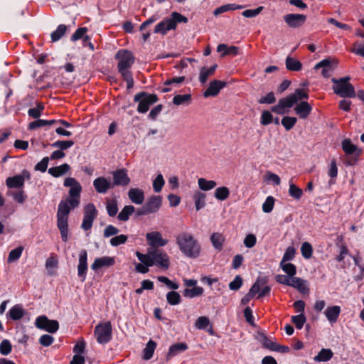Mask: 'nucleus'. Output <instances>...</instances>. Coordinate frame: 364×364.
<instances>
[{
	"instance_id": "obj_1",
	"label": "nucleus",
	"mask_w": 364,
	"mask_h": 364,
	"mask_svg": "<svg viewBox=\"0 0 364 364\" xmlns=\"http://www.w3.org/2000/svg\"><path fill=\"white\" fill-rule=\"evenodd\" d=\"M176 244L181 252L188 257L196 258L200 255V245L189 233L182 232L179 234L176 237Z\"/></svg>"
},
{
	"instance_id": "obj_2",
	"label": "nucleus",
	"mask_w": 364,
	"mask_h": 364,
	"mask_svg": "<svg viewBox=\"0 0 364 364\" xmlns=\"http://www.w3.org/2000/svg\"><path fill=\"white\" fill-rule=\"evenodd\" d=\"M73 209L68 200H61L58 204L57 211V226L60 230L63 242L68 240V215Z\"/></svg>"
},
{
	"instance_id": "obj_3",
	"label": "nucleus",
	"mask_w": 364,
	"mask_h": 364,
	"mask_svg": "<svg viewBox=\"0 0 364 364\" xmlns=\"http://www.w3.org/2000/svg\"><path fill=\"white\" fill-rule=\"evenodd\" d=\"M350 77L346 76L340 79L332 78L331 81L334 83L333 86V92L341 97L353 98L357 96L353 86L349 82Z\"/></svg>"
},
{
	"instance_id": "obj_4",
	"label": "nucleus",
	"mask_w": 364,
	"mask_h": 364,
	"mask_svg": "<svg viewBox=\"0 0 364 364\" xmlns=\"http://www.w3.org/2000/svg\"><path fill=\"white\" fill-rule=\"evenodd\" d=\"M64 186L70 187L69 196L67 198L72 208L78 207L80 204L82 186L75 178H66L63 183Z\"/></svg>"
},
{
	"instance_id": "obj_5",
	"label": "nucleus",
	"mask_w": 364,
	"mask_h": 364,
	"mask_svg": "<svg viewBox=\"0 0 364 364\" xmlns=\"http://www.w3.org/2000/svg\"><path fill=\"white\" fill-rule=\"evenodd\" d=\"M159 97L156 94H151L146 92H141L136 94L134 97V101L139 102L137 111L139 113H146L150 108V106L157 102Z\"/></svg>"
},
{
	"instance_id": "obj_6",
	"label": "nucleus",
	"mask_w": 364,
	"mask_h": 364,
	"mask_svg": "<svg viewBox=\"0 0 364 364\" xmlns=\"http://www.w3.org/2000/svg\"><path fill=\"white\" fill-rule=\"evenodd\" d=\"M95 336L97 343L100 344H105L109 342L112 338V324L110 321L104 323H99L94 330Z\"/></svg>"
},
{
	"instance_id": "obj_7",
	"label": "nucleus",
	"mask_w": 364,
	"mask_h": 364,
	"mask_svg": "<svg viewBox=\"0 0 364 364\" xmlns=\"http://www.w3.org/2000/svg\"><path fill=\"white\" fill-rule=\"evenodd\" d=\"M115 59L118 60L117 69L130 68L134 63L135 58L132 51L121 49L115 55Z\"/></svg>"
},
{
	"instance_id": "obj_8",
	"label": "nucleus",
	"mask_w": 364,
	"mask_h": 364,
	"mask_svg": "<svg viewBox=\"0 0 364 364\" xmlns=\"http://www.w3.org/2000/svg\"><path fill=\"white\" fill-rule=\"evenodd\" d=\"M83 220L81 228L84 230H89L92 228L93 221L97 215V211L93 203L87 204L84 208Z\"/></svg>"
},
{
	"instance_id": "obj_9",
	"label": "nucleus",
	"mask_w": 364,
	"mask_h": 364,
	"mask_svg": "<svg viewBox=\"0 0 364 364\" xmlns=\"http://www.w3.org/2000/svg\"><path fill=\"white\" fill-rule=\"evenodd\" d=\"M35 325L38 328L45 330L50 333H55L59 328V323L58 321L50 320L46 316L37 317L35 321Z\"/></svg>"
},
{
	"instance_id": "obj_10",
	"label": "nucleus",
	"mask_w": 364,
	"mask_h": 364,
	"mask_svg": "<svg viewBox=\"0 0 364 364\" xmlns=\"http://www.w3.org/2000/svg\"><path fill=\"white\" fill-rule=\"evenodd\" d=\"M296 103V98L294 95H289L279 100L278 104L272 107L271 111L277 114H284L287 113L286 109L291 108Z\"/></svg>"
},
{
	"instance_id": "obj_11",
	"label": "nucleus",
	"mask_w": 364,
	"mask_h": 364,
	"mask_svg": "<svg viewBox=\"0 0 364 364\" xmlns=\"http://www.w3.org/2000/svg\"><path fill=\"white\" fill-rule=\"evenodd\" d=\"M151 262L153 265L167 269L169 267V257L168 255L159 249L151 251Z\"/></svg>"
},
{
	"instance_id": "obj_12",
	"label": "nucleus",
	"mask_w": 364,
	"mask_h": 364,
	"mask_svg": "<svg viewBox=\"0 0 364 364\" xmlns=\"http://www.w3.org/2000/svg\"><path fill=\"white\" fill-rule=\"evenodd\" d=\"M267 279L266 277H259L256 279L255 282L252 284L249 290V292L245 294L241 299V304L242 305L247 304L250 300L259 291L261 287L266 284Z\"/></svg>"
},
{
	"instance_id": "obj_13",
	"label": "nucleus",
	"mask_w": 364,
	"mask_h": 364,
	"mask_svg": "<svg viewBox=\"0 0 364 364\" xmlns=\"http://www.w3.org/2000/svg\"><path fill=\"white\" fill-rule=\"evenodd\" d=\"M283 18L288 26L297 28L304 24L306 21V16L300 14H288L284 15Z\"/></svg>"
},
{
	"instance_id": "obj_14",
	"label": "nucleus",
	"mask_w": 364,
	"mask_h": 364,
	"mask_svg": "<svg viewBox=\"0 0 364 364\" xmlns=\"http://www.w3.org/2000/svg\"><path fill=\"white\" fill-rule=\"evenodd\" d=\"M113 187L114 186H126L130 183V178L128 176L127 170L125 168L118 169L112 173Z\"/></svg>"
},
{
	"instance_id": "obj_15",
	"label": "nucleus",
	"mask_w": 364,
	"mask_h": 364,
	"mask_svg": "<svg viewBox=\"0 0 364 364\" xmlns=\"http://www.w3.org/2000/svg\"><path fill=\"white\" fill-rule=\"evenodd\" d=\"M146 238L148 244L154 247H164L168 243L167 240L164 239L161 234L158 231L146 233Z\"/></svg>"
},
{
	"instance_id": "obj_16",
	"label": "nucleus",
	"mask_w": 364,
	"mask_h": 364,
	"mask_svg": "<svg viewBox=\"0 0 364 364\" xmlns=\"http://www.w3.org/2000/svg\"><path fill=\"white\" fill-rule=\"evenodd\" d=\"M226 85L227 83L224 81L214 80L210 82L208 87L203 92V97H215Z\"/></svg>"
},
{
	"instance_id": "obj_17",
	"label": "nucleus",
	"mask_w": 364,
	"mask_h": 364,
	"mask_svg": "<svg viewBox=\"0 0 364 364\" xmlns=\"http://www.w3.org/2000/svg\"><path fill=\"white\" fill-rule=\"evenodd\" d=\"M93 186L98 193H106L107 191L113 188L111 181L105 177L101 176L95 178L93 181Z\"/></svg>"
},
{
	"instance_id": "obj_18",
	"label": "nucleus",
	"mask_w": 364,
	"mask_h": 364,
	"mask_svg": "<svg viewBox=\"0 0 364 364\" xmlns=\"http://www.w3.org/2000/svg\"><path fill=\"white\" fill-rule=\"evenodd\" d=\"M87 253L85 250H82L79 255V263L77 266V275L82 278L84 282L86 278V273L87 270Z\"/></svg>"
},
{
	"instance_id": "obj_19",
	"label": "nucleus",
	"mask_w": 364,
	"mask_h": 364,
	"mask_svg": "<svg viewBox=\"0 0 364 364\" xmlns=\"http://www.w3.org/2000/svg\"><path fill=\"white\" fill-rule=\"evenodd\" d=\"M150 214L156 213L162 205V196H152L144 204Z\"/></svg>"
},
{
	"instance_id": "obj_20",
	"label": "nucleus",
	"mask_w": 364,
	"mask_h": 364,
	"mask_svg": "<svg viewBox=\"0 0 364 364\" xmlns=\"http://www.w3.org/2000/svg\"><path fill=\"white\" fill-rule=\"evenodd\" d=\"M115 259L114 257L105 256L102 257H97L95 259L91 265V268L94 271H97L104 267H110L114 265Z\"/></svg>"
},
{
	"instance_id": "obj_21",
	"label": "nucleus",
	"mask_w": 364,
	"mask_h": 364,
	"mask_svg": "<svg viewBox=\"0 0 364 364\" xmlns=\"http://www.w3.org/2000/svg\"><path fill=\"white\" fill-rule=\"evenodd\" d=\"M312 110L311 105L306 101H301L294 107L295 113L301 119H306Z\"/></svg>"
},
{
	"instance_id": "obj_22",
	"label": "nucleus",
	"mask_w": 364,
	"mask_h": 364,
	"mask_svg": "<svg viewBox=\"0 0 364 364\" xmlns=\"http://www.w3.org/2000/svg\"><path fill=\"white\" fill-rule=\"evenodd\" d=\"M168 18H165L163 21L157 23L155 26L154 32L164 36L168 31L174 30L173 23L171 22Z\"/></svg>"
},
{
	"instance_id": "obj_23",
	"label": "nucleus",
	"mask_w": 364,
	"mask_h": 364,
	"mask_svg": "<svg viewBox=\"0 0 364 364\" xmlns=\"http://www.w3.org/2000/svg\"><path fill=\"white\" fill-rule=\"evenodd\" d=\"M128 197L132 203L141 205L144 200V193L141 189L132 188L128 191Z\"/></svg>"
},
{
	"instance_id": "obj_24",
	"label": "nucleus",
	"mask_w": 364,
	"mask_h": 364,
	"mask_svg": "<svg viewBox=\"0 0 364 364\" xmlns=\"http://www.w3.org/2000/svg\"><path fill=\"white\" fill-rule=\"evenodd\" d=\"M342 149L346 154H354L355 156H359L362 153V150L353 144L350 139H346L342 141Z\"/></svg>"
},
{
	"instance_id": "obj_25",
	"label": "nucleus",
	"mask_w": 364,
	"mask_h": 364,
	"mask_svg": "<svg viewBox=\"0 0 364 364\" xmlns=\"http://www.w3.org/2000/svg\"><path fill=\"white\" fill-rule=\"evenodd\" d=\"M341 313V307L339 306H328L324 311V314L328 321L331 323L337 321Z\"/></svg>"
},
{
	"instance_id": "obj_26",
	"label": "nucleus",
	"mask_w": 364,
	"mask_h": 364,
	"mask_svg": "<svg viewBox=\"0 0 364 364\" xmlns=\"http://www.w3.org/2000/svg\"><path fill=\"white\" fill-rule=\"evenodd\" d=\"M26 311L21 304H16L6 314L7 317H9L14 321L20 320L25 315Z\"/></svg>"
},
{
	"instance_id": "obj_27",
	"label": "nucleus",
	"mask_w": 364,
	"mask_h": 364,
	"mask_svg": "<svg viewBox=\"0 0 364 364\" xmlns=\"http://www.w3.org/2000/svg\"><path fill=\"white\" fill-rule=\"evenodd\" d=\"M70 170V165L68 164H63L58 166L50 168L48 170V173L55 178H58L65 175Z\"/></svg>"
},
{
	"instance_id": "obj_28",
	"label": "nucleus",
	"mask_w": 364,
	"mask_h": 364,
	"mask_svg": "<svg viewBox=\"0 0 364 364\" xmlns=\"http://www.w3.org/2000/svg\"><path fill=\"white\" fill-rule=\"evenodd\" d=\"M306 281L299 277H291L290 287H294L299 290L300 292L305 294L309 291V288L306 287Z\"/></svg>"
},
{
	"instance_id": "obj_29",
	"label": "nucleus",
	"mask_w": 364,
	"mask_h": 364,
	"mask_svg": "<svg viewBox=\"0 0 364 364\" xmlns=\"http://www.w3.org/2000/svg\"><path fill=\"white\" fill-rule=\"evenodd\" d=\"M188 348V346L185 343H178L170 346L168 352L166 355V360L178 355L179 353L185 351Z\"/></svg>"
},
{
	"instance_id": "obj_30",
	"label": "nucleus",
	"mask_w": 364,
	"mask_h": 364,
	"mask_svg": "<svg viewBox=\"0 0 364 364\" xmlns=\"http://www.w3.org/2000/svg\"><path fill=\"white\" fill-rule=\"evenodd\" d=\"M6 185L10 188H21L23 187V179L21 176L16 175L8 177L6 180Z\"/></svg>"
},
{
	"instance_id": "obj_31",
	"label": "nucleus",
	"mask_w": 364,
	"mask_h": 364,
	"mask_svg": "<svg viewBox=\"0 0 364 364\" xmlns=\"http://www.w3.org/2000/svg\"><path fill=\"white\" fill-rule=\"evenodd\" d=\"M257 339L262 343L263 348L274 351L277 343L272 341L264 332H258Z\"/></svg>"
},
{
	"instance_id": "obj_32",
	"label": "nucleus",
	"mask_w": 364,
	"mask_h": 364,
	"mask_svg": "<svg viewBox=\"0 0 364 364\" xmlns=\"http://www.w3.org/2000/svg\"><path fill=\"white\" fill-rule=\"evenodd\" d=\"M217 67V64H214L209 68H207L205 67L201 68L199 75V81L202 84L205 83L208 77L215 73Z\"/></svg>"
},
{
	"instance_id": "obj_33",
	"label": "nucleus",
	"mask_w": 364,
	"mask_h": 364,
	"mask_svg": "<svg viewBox=\"0 0 364 364\" xmlns=\"http://www.w3.org/2000/svg\"><path fill=\"white\" fill-rule=\"evenodd\" d=\"M285 65L287 69L290 71H299L302 69V63L290 55L287 57Z\"/></svg>"
},
{
	"instance_id": "obj_34",
	"label": "nucleus",
	"mask_w": 364,
	"mask_h": 364,
	"mask_svg": "<svg viewBox=\"0 0 364 364\" xmlns=\"http://www.w3.org/2000/svg\"><path fill=\"white\" fill-rule=\"evenodd\" d=\"M134 213H135L134 206L132 205H125L118 214L117 218L120 221L126 222Z\"/></svg>"
},
{
	"instance_id": "obj_35",
	"label": "nucleus",
	"mask_w": 364,
	"mask_h": 364,
	"mask_svg": "<svg viewBox=\"0 0 364 364\" xmlns=\"http://www.w3.org/2000/svg\"><path fill=\"white\" fill-rule=\"evenodd\" d=\"M333 355L332 350L329 348H322L314 360L316 362H327L330 360Z\"/></svg>"
},
{
	"instance_id": "obj_36",
	"label": "nucleus",
	"mask_w": 364,
	"mask_h": 364,
	"mask_svg": "<svg viewBox=\"0 0 364 364\" xmlns=\"http://www.w3.org/2000/svg\"><path fill=\"white\" fill-rule=\"evenodd\" d=\"M205 198L206 196L204 193L198 191L195 192L193 198L196 210H199L205 206Z\"/></svg>"
},
{
	"instance_id": "obj_37",
	"label": "nucleus",
	"mask_w": 364,
	"mask_h": 364,
	"mask_svg": "<svg viewBox=\"0 0 364 364\" xmlns=\"http://www.w3.org/2000/svg\"><path fill=\"white\" fill-rule=\"evenodd\" d=\"M198 184L199 188L203 191H210L217 186V183L215 181L207 180L204 178H198Z\"/></svg>"
},
{
	"instance_id": "obj_38",
	"label": "nucleus",
	"mask_w": 364,
	"mask_h": 364,
	"mask_svg": "<svg viewBox=\"0 0 364 364\" xmlns=\"http://www.w3.org/2000/svg\"><path fill=\"white\" fill-rule=\"evenodd\" d=\"M203 288L200 287H195L192 289L186 288L183 291V295L189 299L200 296L203 294Z\"/></svg>"
},
{
	"instance_id": "obj_39",
	"label": "nucleus",
	"mask_w": 364,
	"mask_h": 364,
	"mask_svg": "<svg viewBox=\"0 0 364 364\" xmlns=\"http://www.w3.org/2000/svg\"><path fill=\"white\" fill-rule=\"evenodd\" d=\"M242 6L237 5L235 4H228L225 5H223L217 9H215L213 11V14L215 16L220 15L223 13L229 11H234L236 9H242Z\"/></svg>"
},
{
	"instance_id": "obj_40",
	"label": "nucleus",
	"mask_w": 364,
	"mask_h": 364,
	"mask_svg": "<svg viewBox=\"0 0 364 364\" xmlns=\"http://www.w3.org/2000/svg\"><path fill=\"white\" fill-rule=\"evenodd\" d=\"M230 196V190L228 187L221 186L215 189L214 192V196L218 200H225Z\"/></svg>"
},
{
	"instance_id": "obj_41",
	"label": "nucleus",
	"mask_w": 364,
	"mask_h": 364,
	"mask_svg": "<svg viewBox=\"0 0 364 364\" xmlns=\"http://www.w3.org/2000/svg\"><path fill=\"white\" fill-rule=\"evenodd\" d=\"M210 240H211V242H212L213 247L215 249H217L218 250H222L225 238L221 234H220L218 232L213 233L210 237Z\"/></svg>"
},
{
	"instance_id": "obj_42",
	"label": "nucleus",
	"mask_w": 364,
	"mask_h": 364,
	"mask_svg": "<svg viewBox=\"0 0 364 364\" xmlns=\"http://www.w3.org/2000/svg\"><path fill=\"white\" fill-rule=\"evenodd\" d=\"M66 31L67 26L65 24L59 25L56 30L52 32L50 34L52 42H56L59 41L64 36Z\"/></svg>"
},
{
	"instance_id": "obj_43",
	"label": "nucleus",
	"mask_w": 364,
	"mask_h": 364,
	"mask_svg": "<svg viewBox=\"0 0 364 364\" xmlns=\"http://www.w3.org/2000/svg\"><path fill=\"white\" fill-rule=\"evenodd\" d=\"M156 347V342H154L152 340H150L149 341H148L145 348L143 350V353H144L143 358L145 360L151 359V357L153 356V354H154Z\"/></svg>"
},
{
	"instance_id": "obj_44",
	"label": "nucleus",
	"mask_w": 364,
	"mask_h": 364,
	"mask_svg": "<svg viewBox=\"0 0 364 364\" xmlns=\"http://www.w3.org/2000/svg\"><path fill=\"white\" fill-rule=\"evenodd\" d=\"M167 302L172 306L178 305L181 301V297L178 292L171 291L166 294Z\"/></svg>"
},
{
	"instance_id": "obj_45",
	"label": "nucleus",
	"mask_w": 364,
	"mask_h": 364,
	"mask_svg": "<svg viewBox=\"0 0 364 364\" xmlns=\"http://www.w3.org/2000/svg\"><path fill=\"white\" fill-rule=\"evenodd\" d=\"M279 267L290 277H293L296 274V267L292 263L280 262Z\"/></svg>"
},
{
	"instance_id": "obj_46",
	"label": "nucleus",
	"mask_w": 364,
	"mask_h": 364,
	"mask_svg": "<svg viewBox=\"0 0 364 364\" xmlns=\"http://www.w3.org/2000/svg\"><path fill=\"white\" fill-rule=\"evenodd\" d=\"M106 209L109 216L114 217L118 212L117 200L113 199L108 200L106 203Z\"/></svg>"
},
{
	"instance_id": "obj_47",
	"label": "nucleus",
	"mask_w": 364,
	"mask_h": 364,
	"mask_svg": "<svg viewBox=\"0 0 364 364\" xmlns=\"http://www.w3.org/2000/svg\"><path fill=\"white\" fill-rule=\"evenodd\" d=\"M191 101V95H176L173 98V103L175 105H181L183 104H189Z\"/></svg>"
},
{
	"instance_id": "obj_48",
	"label": "nucleus",
	"mask_w": 364,
	"mask_h": 364,
	"mask_svg": "<svg viewBox=\"0 0 364 364\" xmlns=\"http://www.w3.org/2000/svg\"><path fill=\"white\" fill-rule=\"evenodd\" d=\"M171 22L173 23L174 29H176L178 23H187L188 18L178 13L176 11H173L171 14V18H168Z\"/></svg>"
},
{
	"instance_id": "obj_49",
	"label": "nucleus",
	"mask_w": 364,
	"mask_h": 364,
	"mask_svg": "<svg viewBox=\"0 0 364 364\" xmlns=\"http://www.w3.org/2000/svg\"><path fill=\"white\" fill-rule=\"evenodd\" d=\"M297 119L294 117L286 116L282 119L281 123L287 131L291 129L296 124Z\"/></svg>"
},
{
	"instance_id": "obj_50",
	"label": "nucleus",
	"mask_w": 364,
	"mask_h": 364,
	"mask_svg": "<svg viewBox=\"0 0 364 364\" xmlns=\"http://www.w3.org/2000/svg\"><path fill=\"white\" fill-rule=\"evenodd\" d=\"M289 194L294 199L299 200L303 195V191L302 189L299 188L296 185H294L293 183H290Z\"/></svg>"
},
{
	"instance_id": "obj_51",
	"label": "nucleus",
	"mask_w": 364,
	"mask_h": 364,
	"mask_svg": "<svg viewBox=\"0 0 364 364\" xmlns=\"http://www.w3.org/2000/svg\"><path fill=\"white\" fill-rule=\"evenodd\" d=\"M23 250V247L22 246H18V247L12 250L9 254L8 262H13L18 260L20 258Z\"/></svg>"
},
{
	"instance_id": "obj_52",
	"label": "nucleus",
	"mask_w": 364,
	"mask_h": 364,
	"mask_svg": "<svg viewBox=\"0 0 364 364\" xmlns=\"http://www.w3.org/2000/svg\"><path fill=\"white\" fill-rule=\"evenodd\" d=\"M306 320V318L304 314H300L299 315L291 316V321L298 329H301L303 328Z\"/></svg>"
},
{
	"instance_id": "obj_53",
	"label": "nucleus",
	"mask_w": 364,
	"mask_h": 364,
	"mask_svg": "<svg viewBox=\"0 0 364 364\" xmlns=\"http://www.w3.org/2000/svg\"><path fill=\"white\" fill-rule=\"evenodd\" d=\"M73 144H74V141L72 140H68V141L58 140V141H56L55 142L51 144V146L55 147V148H58L63 151L64 150H66L68 148L73 146Z\"/></svg>"
},
{
	"instance_id": "obj_54",
	"label": "nucleus",
	"mask_w": 364,
	"mask_h": 364,
	"mask_svg": "<svg viewBox=\"0 0 364 364\" xmlns=\"http://www.w3.org/2000/svg\"><path fill=\"white\" fill-rule=\"evenodd\" d=\"M136 255L138 259L146 267L153 266V262H151V251H149V252L146 255L140 253L139 252H136Z\"/></svg>"
},
{
	"instance_id": "obj_55",
	"label": "nucleus",
	"mask_w": 364,
	"mask_h": 364,
	"mask_svg": "<svg viewBox=\"0 0 364 364\" xmlns=\"http://www.w3.org/2000/svg\"><path fill=\"white\" fill-rule=\"evenodd\" d=\"M165 183L162 174L159 173L153 181V188L154 192L159 193Z\"/></svg>"
},
{
	"instance_id": "obj_56",
	"label": "nucleus",
	"mask_w": 364,
	"mask_h": 364,
	"mask_svg": "<svg viewBox=\"0 0 364 364\" xmlns=\"http://www.w3.org/2000/svg\"><path fill=\"white\" fill-rule=\"evenodd\" d=\"M301 252L305 259H309L312 256L313 248L310 243L305 242L301 245Z\"/></svg>"
},
{
	"instance_id": "obj_57",
	"label": "nucleus",
	"mask_w": 364,
	"mask_h": 364,
	"mask_svg": "<svg viewBox=\"0 0 364 364\" xmlns=\"http://www.w3.org/2000/svg\"><path fill=\"white\" fill-rule=\"evenodd\" d=\"M12 350V345L11 342L7 340H3L0 343V353L3 355H9Z\"/></svg>"
},
{
	"instance_id": "obj_58",
	"label": "nucleus",
	"mask_w": 364,
	"mask_h": 364,
	"mask_svg": "<svg viewBox=\"0 0 364 364\" xmlns=\"http://www.w3.org/2000/svg\"><path fill=\"white\" fill-rule=\"evenodd\" d=\"M12 196L13 199L18 203H23L26 200L27 196L24 193L23 190H20L18 191H11L9 193Z\"/></svg>"
},
{
	"instance_id": "obj_59",
	"label": "nucleus",
	"mask_w": 364,
	"mask_h": 364,
	"mask_svg": "<svg viewBox=\"0 0 364 364\" xmlns=\"http://www.w3.org/2000/svg\"><path fill=\"white\" fill-rule=\"evenodd\" d=\"M296 254V249L293 246L287 248L281 262H286L294 259Z\"/></svg>"
},
{
	"instance_id": "obj_60",
	"label": "nucleus",
	"mask_w": 364,
	"mask_h": 364,
	"mask_svg": "<svg viewBox=\"0 0 364 364\" xmlns=\"http://www.w3.org/2000/svg\"><path fill=\"white\" fill-rule=\"evenodd\" d=\"M274 198L272 196H268L262 204V210L266 213H270L274 208Z\"/></svg>"
},
{
	"instance_id": "obj_61",
	"label": "nucleus",
	"mask_w": 364,
	"mask_h": 364,
	"mask_svg": "<svg viewBox=\"0 0 364 364\" xmlns=\"http://www.w3.org/2000/svg\"><path fill=\"white\" fill-rule=\"evenodd\" d=\"M273 122V115L268 110H264L262 112L260 123L264 125H268Z\"/></svg>"
},
{
	"instance_id": "obj_62",
	"label": "nucleus",
	"mask_w": 364,
	"mask_h": 364,
	"mask_svg": "<svg viewBox=\"0 0 364 364\" xmlns=\"http://www.w3.org/2000/svg\"><path fill=\"white\" fill-rule=\"evenodd\" d=\"M127 238L128 237L126 235H120L114 237H112L110 240L109 242L112 246L117 247L120 245L126 243V242L127 241Z\"/></svg>"
},
{
	"instance_id": "obj_63",
	"label": "nucleus",
	"mask_w": 364,
	"mask_h": 364,
	"mask_svg": "<svg viewBox=\"0 0 364 364\" xmlns=\"http://www.w3.org/2000/svg\"><path fill=\"white\" fill-rule=\"evenodd\" d=\"M243 279L240 275H237L233 281L230 282L229 288L230 290L237 291L238 290L242 285Z\"/></svg>"
},
{
	"instance_id": "obj_64",
	"label": "nucleus",
	"mask_w": 364,
	"mask_h": 364,
	"mask_svg": "<svg viewBox=\"0 0 364 364\" xmlns=\"http://www.w3.org/2000/svg\"><path fill=\"white\" fill-rule=\"evenodd\" d=\"M49 160L50 159L48 156L43 158L42 160L35 166V171H38L43 173L46 172L48 168Z\"/></svg>"
}]
</instances>
